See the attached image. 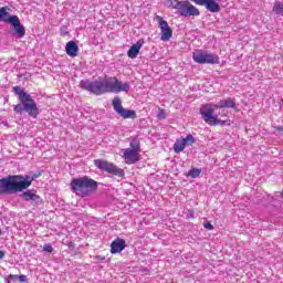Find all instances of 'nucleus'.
I'll return each mask as SVG.
<instances>
[{"mask_svg":"<svg viewBox=\"0 0 283 283\" xmlns=\"http://www.w3.org/2000/svg\"><path fill=\"white\" fill-rule=\"evenodd\" d=\"M33 181L34 177L31 176L9 175L0 179V196H10V193L25 191V189L32 186Z\"/></svg>","mask_w":283,"mask_h":283,"instance_id":"f257e3e1","label":"nucleus"},{"mask_svg":"<svg viewBox=\"0 0 283 283\" xmlns=\"http://www.w3.org/2000/svg\"><path fill=\"white\" fill-rule=\"evenodd\" d=\"M233 107H235V101H233L231 97H227L224 99H221L218 104H214V105H211V104L202 105L200 108V114L205 123H207L208 125H226L227 122L213 116V112H216V109L233 108Z\"/></svg>","mask_w":283,"mask_h":283,"instance_id":"f03ea898","label":"nucleus"},{"mask_svg":"<svg viewBox=\"0 0 283 283\" xmlns=\"http://www.w3.org/2000/svg\"><path fill=\"white\" fill-rule=\"evenodd\" d=\"M13 92L18 95L20 101V103L13 107V112H15V114L27 112L31 118H36V116H39V106H36V102L32 98V95L28 94L21 86H14Z\"/></svg>","mask_w":283,"mask_h":283,"instance_id":"7ed1b4c3","label":"nucleus"},{"mask_svg":"<svg viewBox=\"0 0 283 283\" xmlns=\"http://www.w3.org/2000/svg\"><path fill=\"white\" fill-rule=\"evenodd\" d=\"M98 189V182L87 176L74 178L71 182V190L76 196L85 198Z\"/></svg>","mask_w":283,"mask_h":283,"instance_id":"20e7f679","label":"nucleus"},{"mask_svg":"<svg viewBox=\"0 0 283 283\" xmlns=\"http://www.w3.org/2000/svg\"><path fill=\"white\" fill-rule=\"evenodd\" d=\"M0 22L10 23L18 36V39H23L25 36V27L21 24V20L17 15H10L8 13V7L0 8Z\"/></svg>","mask_w":283,"mask_h":283,"instance_id":"39448f33","label":"nucleus"},{"mask_svg":"<svg viewBox=\"0 0 283 283\" xmlns=\"http://www.w3.org/2000/svg\"><path fill=\"white\" fill-rule=\"evenodd\" d=\"M124 163L126 165H136L140 160V139L133 137L129 148L123 149Z\"/></svg>","mask_w":283,"mask_h":283,"instance_id":"423d86ee","label":"nucleus"},{"mask_svg":"<svg viewBox=\"0 0 283 283\" xmlns=\"http://www.w3.org/2000/svg\"><path fill=\"white\" fill-rule=\"evenodd\" d=\"M102 88L104 94H120L129 92V84L119 82L116 77H105L102 80Z\"/></svg>","mask_w":283,"mask_h":283,"instance_id":"0eeeda50","label":"nucleus"},{"mask_svg":"<svg viewBox=\"0 0 283 283\" xmlns=\"http://www.w3.org/2000/svg\"><path fill=\"white\" fill-rule=\"evenodd\" d=\"M192 60L195 63H199L200 65L209 64V65H218L220 64V57L213 53L197 50L192 53Z\"/></svg>","mask_w":283,"mask_h":283,"instance_id":"6e6552de","label":"nucleus"},{"mask_svg":"<svg viewBox=\"0 0 283 283\" xmlns=\"http://www.w3.org/2000/svg\"><path fill=\"white\" fill-rule=\"evenodd\" d=\"M175 8L180 17H200V10L189 0H179Z\"/></svg>","mask_w":283,"mask_h":283,"instance_id":"1a4fd4ad","label":"nucleus"},{"mask_svg":"<svg viewBox=\"0 0 283 283\" xmlns=\"http://www.w3.org/2000/svg\"><path fill=\"white\" fill-rule=\"evenodd\" d=\"M94 165L95 167H97V169H102V171H106L107 174H112L113 176H118V178H123V176H125V170L118 168L111 161L104 159H95Z\"/></svg>","mask_w":283,"mask_h":283,"instance_id":"9d476101","label":"nucleus"},{"mask_svg":"<svg viewBox=\"0 0 283 283\" xmlns=\"http://www.w3.org/2000/svg\"><path fill=\"white\" fill-rule=\"evenodd\" d=\"M80 87L85 92H91V94H95V96H101V94H104L102 81L91 82L87 80H83L80 83Z\"/></svg>","mask_w":283,"mask_h":283,"instance_id":"9b49d317","label":"nucleus"},{"mask_svg":"<svg viewBox=\"0 0 283 283\" xmlns=\"http://www.w3.org/2000/svg\"><path fill=\"white\" fill-rule=\"evenodd\" d=\"M113 107L115 109V112H117L118 115L122 116V118H136V111H132V109H125L123 107V104L120 102V97L116 96L113 98Z\"/></svg>","mask_w":283,"mask_h":283,"instance_id":"f8f14e48","label":"nucleus"},{"mask_svg":"<svg viewBox=\"0 0 283 283\" xmlns=\"http://www.w3.org/2000/svg\"><path fill=\"white\" fill-rule=\"evenodd\" d=\"M193 143H196V138H193V135L189 134L186 138L181 137L176 139L172 149L175 154H180V151H185V147H187V145H193Z\"/></svg>","mask_w":283,"mask_h":283,"instance_id":"ddd939ff","label":"nucleus"},{"mask_svg":"<svg viewBox=\"0 0 283 283\" xmlns=\"http://www.w3.org/2000/svg\"><path fill=\"white\" fill-rule=\"evenodd\" d=\"M156 19L159 23L161 41H169V39L174 36V30H171V27H169V23H167V21L164 20L163 17L157 15Z\"/></svg>","mask_w":283,"mask_h":283,"instance_id":"4468645a","label":"nucleus"},{"mask_svg":"<svg viewBox=\"0 0 283 283\" xmlns=\"http://www.w3.org/2000/svg\"><path fill=\"white\" fill-rule=\"evenodd\" d=\"M196 6H205L209 12H220V4L216 0H192Z\"/></svg>","mask_w":283,"mask_h":283,"instance_id":"2eb2a0df","label":"nucleus"},{"mask_svg":"<svg viewBox=\"0 0 283 283\" xmlns=\"http://www.w3.org/2000/svg\"><path fill=\"white\" fill-rule=\"evenodd\" d=\"M20 198L25 202H34V205H39L41 202V197L36 195L34 190H27L20 195Z\"/></svg>","mask_w":283,"mask_h":283,"instance_id":"dca6fc26","label":"nucleus"},{"mask_svg":"<svg viewBox=\"0 0 283 283\" xmlns=\"http://www.w3.org/2000/svg\"><path fill=\"white\" fill-rule=\"evenodd\" d=\"M66 54L72 59L78 56V44L75 41H69L65 46Z\"/></svg>","mask_w":283,"mask_h":283,"instance_id":"f3484780","label":"nucleus"},{"mask_svg":"<svg viewBox=\"0 0 283 283\" xmlns=\"http://www.w3.org/2000/svg\"><path fill=\"white\" fill-rule=\"evenodd\" d=\"M140 48H143V43L140 41H137L136 44H133L127 52L128 59H136V56L140 54Z\"/></svg>","mask_w":283,"mask_h":283,"instance_id":"a211bd4d","label":"nucleus"},{"mask_svg":"<svg viewBox=\"0 0 283 283\" xmlns=\"http://www.w3.org/2000/svg\"><path fill=\"white\" fill-rule=\"evenodd\" d=\"M127 243L124 239H116L111 243V249H126Z\"/></svg>","mask_w":283,"mask_h":283,"instance_id":"6ab92c4d","label":"nucleus"},{"mask_svg":"<svg viewBox=\"0 0 283 283\" xmlns=\"http://www.w3.org/2000/svg\"><path fill=\"white\" fill-rule=\"evenodd\" d=\"M273 12H275V14H281V17H283V4L280 1H276L274 3Z\"/></svg>","mask_w":283,"mask_h":283,"instance_id":"aec40b11","label":"nucleus"},{"mask_svg":"<svg viewBox=\"0 0 283 283\" xmlns=\"http://www.w3.org/2000/svg\"><path fill=\"white\" fill-rule=\"evenodd\" d=\"M200 174H202V170L199 168H193L191 170L188 171L187 176L189 178H198V176H200Z\"/></svg>","mask_w":283,"mask_h":283,"instance_id":"412c9836","label":"nucleus"},{"mask_svg":"<svg viewBox=\"0 0 283 283\" xmlns=\"http://www.w3.org/2000/svg\"><path fill=\"white\" fill-rule=\"evenodd\" d=\"M163 1L166 8H172V10H176V4L179 3L180 0H163Z\"/></svg>","mask_w":283,"mask_h":283,"instance_id":"4be33fe9","label":"nucleus"},{"mask_svg":"<svg viewBox=\"0 0 283 283\" xmlns=\"http://www.w3.org/2000/svg\"><path fill=\"white\" fill-rule=\"evenodd\" d=\"M14 282H19V275L17 274H10L7 277V283H14Z\"/></svg>","mask_w":283,"mask_h":283,"instance_id":"5701e85b","label":"nucleus"},{"mask_svg":"<svg viewBox=\"0 0 283 283\" xmlns=\"http://www.w3.org/2000/svg\"><path fill=\"white\" fill-rule=\"evenodd\" d=\"M157 118H159V120H165V118H167V113L165 112V109L163 108L159 109Z\"/></svg>","mask_w":283,"mask_h":283,"instance_id":"b1692460","label":"nucleus"},{"mask_svg":"<svg viewBox=\"0 0 283 283\" xmlns=\"http://www.w3.org/2000/svg\"><path fill=\"white\" fill-rule=\"evenodd\" d=\"M60 32H61L62 36H66V34H70V33L67 32V27H62V28L60 29Z\"/></svg>","mask_w":283,"mask_h":283,"instance_id":"393cba45","label":"nucleus"},{"mask_svg":"<svg viewBox=\"0 0 283 283\" xmlns=\"http://www.w3.org/2000/svg\"><path fill=\"white\" fill-rule=\"evenodd\" d=\"M205 229H208L209 231H213V224L211 222L203 223Z\"/></svg>","mask_w":283,"mask_h":283,"instance_id":"a878e982","label":"nucleus"},{"mask_svg":"<svg viewBox=\"0 0 283 283\" xmlns=\"http://www.w3.org/2000/svg\"><path fill=\"white\" fill-rule=\"evenodd\" d=\"M18 281L19 282H28V276H25V275H18Z\"/></svg>","mask_w":283,"mask_h":283,"instance_id":"bb28decb","label":"nucleus"},{"mask_svg":"<svg viewBox=\"0 0 283 283\" xmlns=\"http://www.w3.org/2000/svg\"><path fill=\"white\" fill-rule=\"evenodd\" d=\"M123 249H111V253L115 255V253H120Z\"/></svg>","mask_w":283,"mask_h":283,"instance_id":"cd10ccee","label":"nucleus"},{"mask_svg":"<svg viewBox=\"0 0 283 283\" xmlns=\"http://www.w3.org/2000/svg\"><path fill=\"white\" fill-rule=\"evenodd\" d=\"M95 260H97L98 262H103V260H105V256L97 255L95 256Z\"/></svg>","mask_w":283,"mask_h":283,"instance_id":"c85d7f7f","label":"nucleus"},{"mask_svg":"<svg viewBox=\"0 0 283 283\" xmlns=\"http://www.w3.org/2000/svg\"><path fill=\"white\" fill-rule=\"evenodd\" d=\"M274 129H275L276 132H283V126H275Z\"/></svg>","mask_w":283,"mask_h":283,"instance_id":"c756f323","label":"nucleus"},{"mask_svg":"<svg viewBox=\"0 0 283 283\" xmlns=\"http://www.w3.org/2000/svg\"><path fill=\"white\" fill-rule=\"evenodd\" d=\"M3 258H6V252L0 251V260H3Z\"/></svg>","mask_w":283,"mask_h":283,"instance_id":"7c9ffc66","label":"nucleus"},{"mask_svg":"<svg viewBox=\"0 0 283 283\" xmlns=\"http://www.w3.org/2000/svg\"><path fill=\"white\" fill-rule=\"evenodd\" d=\"M220 115L223 116V118H227V112L226 111H221Z\"/></svg>","mask_w":283,"mask_h":283,"instance_id":"2f4dec72","label":"nucleus"},{"mask_svg":"<svg viewBox=\"0 0 283 283\" xmlns=\"http://www.w3.org/2000/svg\"><path fill=\"white\" fill-rule=\"evenodd\" d=\"M43 251H46L48 253H52L54 251L53 249H43Z\"/></svg>","mask_w":283,"mask_h":283,"instance_id":"473e14b6","label":"nucleus"},{"mask_svg":"<svg viewBox=\"0 0 283 283\" xmlns=\"http://www.w3.org/2000/svg\"><path fill=\"white\" fill-rule=\"evenodd\" d=\"M280 193H281V198L283 199V188H282V190H281V192H280Z\"/></svg>","mask_w":283,"mask_h":283,"instance_id":"72a5a7b5","label":"nucleus"},{"mask_svg":"<svg viewBox=\"0 0 283 283\" xmlns=\"http://www.w3.org/2000/svg\"><path fill=\"white\" fill-rule=\"evenodd\" d=\"M44 249H52V247H50V245H46V247H44Z\"/></svg>","mask_w":283,"mask_h":283,"instance_id":"f704fd0d","label":"nucleus"}]
</instances>
